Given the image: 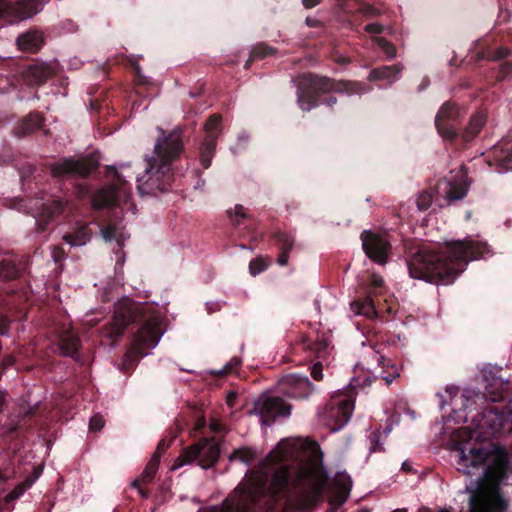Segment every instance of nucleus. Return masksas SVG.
<instances>
[{"label":"nucleus","instance_id":"f257e3e1","mask_svg":"<svg viewBox=\"0 0 512 512\" xmlns=\"http://www.w3.org/2000/svg\"><path fill=\"white\" fill-rule=\"evenodd\" d=\"M510 383L494 380L485 392L466 390L451 397L450 417L456 423H471L453 434L457 469L463 474L482 470L471 490L468 512H506L508 501L501 483L512 472V452L490 440L512 431Z\"/></svg>","mask_w":512,"mask_h":512},{"label":"nucleus","instance_id":"f03ea898","mask_svg":"<svg viewBox=\"0 0 512 512\" xmlns=\"http://www.w3.org/2000/svg\"><path fill=\"white\" fill-rule=\"evenodd\" d=\"M307 462L293 466L283 463L285 451H271L267 459L278 466L272 469L271 476L259 472L247 484H239L221 506L200 509L198 512H253L263 499L278 502L295 499L300 510L314 508L322 499L327 483V473L323 467V452L316 441L306 446Z\"/></svg>","mask_w":512,"mask_h":512},{"label":"nucleus","instance_id":"7ed1b4c3","mask_svg":"<svg viewBox=\"0 0 512 512\" xmlns=\"http://www.w3.org/2000/svg\"><path fill=\"white\" fill-rule=\"evenodd\" d=\"M486 250L485 243L470 238L443 244L418 240V280L452 284L466 270L469 262L480 258Z\"/></svg>","mask_w":512,"mask_h":512},{"label":"nucleus","instance_id":"20e7f679","mask_svg":"<svg viewBox=\"0 0 512 512\" xmlns=\"http://www.w3.org/2000/svg\"><path fill=\"white\" fill-rule=\"evenodd\" d=\"M185 152L183 129L176 127L170 132L160 129L153 153L144 158V171L136 178L141 195L166 192L175 180L174 165Z\"/></svg>","mask_w":512,"mask_h":512},{"label":"nucleus","instance_id":"39448f33","mask_svg":"<svg viewBox=\"0 0 512 512\" xmlns=\"http://www.w3.org/2000/svg\"><path fill=\"white\" fill-rule=\"evenodd\" d=\"M160 324L159 316L145 306L122 307L115 312L109 336L118 338L129 326H137L133 334L132 351L137 357L142 358L147 354L146 350L158 344L162 336Z\"/></svg>","mask_w":512,"mask_h":512},{"label":"nucleus","instance_id":"423d86ee","mask_svg":"<svg viewBox=\"0 0 512 512\" xmlns=\"http://www.w3.org/2000/svg\"><path fill=\"white\" fill-rule=\"evenodd\" d=\"M465 111L457 104L447 101L439 108L435 117V126L439 135L456 149H464L473 142L487 123L488 113L478 109L462 127Z\"/></svg>","mask_w":512,"mask_h":512},{"label":"nucleus","instance_id":"0eeeda50","mask_svg":"<svg viewBox=\"0 0 512 512\" xmlns=\"http://www.w3.org/2000/svg\"><path fill=\"white\" fill-rule=\"evenodd\" d=\"M305 83L298 86L297 102L304 111H309L321 104L333 107L337 98L326 95L330 92L355 94L362 89V84L356 81L335 80L326 76L309 73L304 77Z\"/></svg>","mask_w":512,"mask_h":512},{"label":"nucleus","instance_id":"6e6552de","mask_svg":"<svg viewBox=\"0 0 512 512\" xmlns=\"http://www.w3.org/2000/svg\"><path fill=\"white\" fill-rule=\"evenodd\" d=\"M221 443L215 437H204L194 444L183 449L176 458L172 469L176 470L183 465L197 462L203 469L213 467L220 457Z\"/></svg>","mask_w":512,"mask_h":512},{"label":"nucleus","instance_id":"1a4fd4ad","mask_svg":"<svg viewBox=\"0 0 512 512\" xmlns=\"http://www.w3.org/2000/svg\"><path fill=\"white\" fill-rule=\"evenodd\" d=\"M32 215L36 220V230L43 233L47 230L48 224L60 216H68L73 211L72 203L62 197L53 198L47 201H35L30 207Z\"/></svg>","mask_w":512,"mask_h":512},{"label":"nucleus","instance_id":"9d476101","mask_svg":"<svg viewBox=\"0 0 512 512\" xmlns=\"http://www.w3.org/2000/svg\"><path fill=\"white\" fill-rule=\"evenodd\" d=\"M291 409V404L285 402L281 397L261 394L253 402L249 413L259 416L261 423L269 426L279 417H289Z\"/></svg>","mask_w":512,"mask_h":512},{"label":"nucleus","instance_id":"9b49d317","mask_svg":"<svg viewBox=\"0 0 512 512\" xmlns=\"http://www.w3.org/2000/svg\"><path fill=\"white\" fill-rule=\"evenodd\" d=\"M99 166L92 156L63 158L50 165V172L55 178H86Z\"/></svg>","mask_w":512,"mask_h":512},{"label":"nucleus","instance_id":"f8f14e48","mask_svg":"<svg viewBox=\"0 0 512 512\" xmlns=\"http://www.w3.org/2000/svg\"><path fill=\"white\" fill-rule=\"evenodd\" d=\"M44 5L43 0H0V21L16 23L38 14Z\"/></svg>","mask_w":512,"mask_h":512},{"label":"nucleus","instance_id":"ddd939ff","mask_svg":"<svg viewBox=\"0 0 512 512\" xmlns=\"http://www.w3.org/2000/svg\"><path fill=\"white\" fill-rule=\"evenodd\" d=\"M362 248L366 256L373 262L384 265L388 261L392 245L387 235L364 230L360 235Z\"/></svg>","mask_w":512,"mask_h":512},{"label":"nucleus","instance_id":"4468645a","mask_svg":"<svg viewBox=\"0 0 512 512\" xmlns=\"http://www.w3.org/2000/svg\"><path fill=\"white\" fill-rule=\"evenodd\" d=\"M278 392L283 396L294 400H307L317 387L307 376L288 374L284 376L277 386Z\"/></svg>","mask_w":512,"mask_h":512},{"label":"nucleus","instance_id":"2eb2a0df","mask_svg":"<svg viewBox=\"0 0 512 512\" xmlns=\"http://www.w3.org/2000/svg\"><path fill=\"white\" fill-rule=\"evenodd\" d=\"M57 73L56 65L47 62L33 61L22 66L19 74L23 82L30 87L44 85Z\"/></svg>","mask_w":512,"mask_h":512},{"label":"nucleus","instance_id":"dca6fc26","mask_svg":"<svg viewBox=\"0 0 512 512\" xmlns=\"http://www.w3.org/2000/svg\"><path fill=\"white\" fill-rule=\"evenodd\" d=\"M53 333L57 339L60 355L76 358L81 347V341L79 337L65 325L55 326Z\"/></svg>","mask_w":512,"mask_h":512},{"label":"nucleus","instance_id":"f3484780","mask_svg":"<svg viewBox=\"0 0 512 512\" xmlns=\"http://www.w3.org/2000/svg\"><path fill=\"white\" fill-rule=\"evenodd\" d=\"M29 258L27 256L5 258L0 261V280L12 281L24 275L28 269Z\"/></svg>","mask_w":512,"mask_h":512},{"label":"nucleus","instance_id":"a211bd4d","mask_svg":"<svg viewBox=\"0 0 512 512\" xmlns=\"http://www.w3.org/2000/svg\"><path fill=\"white\" fill-rule=\"evenodd\" d=\"M354 403L347 398L333 400L330 404L329 417L334 419L333 430L342 429L350 420Z\"/></svg>","mask_w":512,"mask_h":512},{"label":"nucleus","instance_id":"6ab92c4d","mask_svg":"<svg viewBox=\"0 0 512 512\" xmlns=\"http://www.w3.org/2000/svg\"><path fill=\"white\" fill-rule=\"evenodd\" d=\"M38 413L39 404L30 406L27 409L21 408L18 419L10 428V433L20 436L25 432L31 431L39 422Z\"/></svg>","mask_w":512,"mask_h":512},{"label":"nucleus","instance_id":"aec40b11","mask_svg":"<svg viewBox=\"0 0 512 512\" xmlns=\"http://www.w3.org/2000/svg\"><path fill=\"white\" fill-rule=\"evenodd\" d=\"M45 44V37L38 29H29L16 38L18 49L25 53L36 54Z\"/></svg>","mask_w":512,"mask_h":512},{"label":"nucleus","instance_id":"412c9836","mask_svg":"<svg viewBox=\"0 0 512 512\" xmlns=\"http://www.w3.org/2000/svg\"><path fill=\"white\" fill-rule=\"evenodd\" d=\"M272 239L279 250L277 263L280 266H286L289 260V253L295 245L294 235L287 231L277 230L272 234Z\"/></svg>","mask_w":512,"mask_h":512},{"label":"nucleus","instance_id":"4be33fe9","mask_svg":"<svg viewBox=\"0 0 512 512\" xmlns=\"http://www.w3.org/2000/svg\"><path fill=\"white\" fill-rule=\"evenodd\" d=\"M491 159L502 170H512V142L503 141L495 145Z\"/></svg>","mask_w":512,"mask_h":512},{"label":"nucleus","instance_id":"5701e85b","mask_svg":"<svg viewBox=\"0 0 512 512\" xmlns=\"http://www.w3.org/2000/svg\"><path fill=\"white\" fill-rule=\"evenodd\" d=\"M44 123V117L39 112H31L24 117L16 126L15 132L18 137L30 135L41 129Z\"/></svg>","mask_w":512,"mask_h":512},{"label":"nucleus","instance_id":"b1692460","mask_svg":"<svg viewBox=\"0 0 512 512\" xmlns=\"http://www.w3.org/2000/svg\"><path fill=\"white\" fill-rule=\"evenodd\" d=\"M92 236V230L88 223L78 224L72 231L63 235V241L71 246H83L87 244Z\"/></svg>","mask_w":512,"mask_h":512},{"label":"nucleus","instance_id":"393cba45","mask_svg":"<svg viewBox=\"0 0 512 512\" xmlns=\"http://www.w3.org/2000/svg\"><path fill=\"white\" fill-rule=\"evenodd\" d=\"M303 348L318 359H326L329 355L330 342L324 337L317 336L315 339L305 337L302 340Z\"/></svg>","mask_w":512,"mask_h":512},{"label":"nucleus","instance_id":"a878e982","mask_svg":"<svg viewBox=\"0 0 512 512\" xmlns=\"http://www.w3.org/2000/svg\"><path fill=\"white\" fill-rule=\"evenodd\" d=\"M217 139L214 134L205 135L199 147V158L201 166L208 169L216 151Z\"/></svg>","mask_w":512,"mask_h":512},{"label":"nucleus","instance_id":"bb28decb","mask_svg":"<svg viewBox=\"0 0 512 512\" xmlns=\"http://www.w3.org/2000/svg\"><path fill=\"white\" fill-rule=\"evenodd\" d=\"M442 186L444 187L447 199L451 202L463 199L467 194L469 184L466 181L460 184H453L445 180L438 181L437 189H440Z\"/></svg>","mask_w":512,"mask_h":512},{"label":"nucleus","instance_id":"cd10ccee","mask_svg":"<svg viewBox=\"0 0 512 512\" xmlns=\"http://www.w3.org/2000/svg\"><path fill=\"white\" fill-rule=\"evenodd\" d=\"M374 296L368 295L364 298L355 300L351 303L352 311L357 315H363L367 318H374L378 315L375 307Z\"/></svg>","mask_w":512,"mask_h":512},{"label":"nucleus","instance_id":"c85d7f7f","mask_svg":"<svg viewBox=\"0 0 512 512\" xmlns=\"http://www.w3.org/2000/svg\"><path fill=\"white\" fill-rule=\"evenodd\" d=\"M159 456L152 455L150 461L147 463L140 477L135 479L132 483L133 486H138L139 484H147L150 483L158 470L159 467Z\"/></svg>","mask_w":512,"mask_h":512},{"label":"nucleus","instance_id":"c756f323","mask_svg":"<svg viewBox=\"0 0 512 512\" xmlns=\"http://www.w3.org/2000/svg\"><path fill=\"white\" fill-rule=\"evenodd\" d=\"M39 474L40 471H35L34 475L27 477L23 482L19 483L12 491L6 495L5 501L7 503H11L19 499L25 493V491L32 486Z\"/></svg>","mask_w":512,"mask_h":512},{"label":"nucleus","instance_id":"7c9ffc66","mask_svg":"<svg viewBox=\"0 0 512 512\" xmlns=\"http://www.w3.org/2000/svg\"><path fill=\"white\" fill-rule=\"evenodd\" d=\"M400 72L398 65L381 66L371 70L369 80H388L392 81Z\"/></svg>","mask_w":512,"mask_h":512},{"label":"nucleus","instance_id":"2f4dec72","mask_svg":"<svg viewBox=\"0 0 512 512\" xmlns=\"http://www.w3.org/2000/svg\"><path fill=\"white\" fill-rule=\"evenodd\" d=\"M256 458V453L249 447L235 449L229 456L230 461L239 460L247 465L252 464Z\"/></svg>","mask_w":512,"mask_h":512},{"label":"nucleus","instance_id":"473e14b6","mask_svg":"<svg viewBox=\"0 0 512 512\" xmlns=\"http://www.w3.org/2000/svg\"><path fill=\"white\" fill-rule=\"evenodd\" d=\"M385 290L384 279L378 275L373 273L369 277L367 294L377 297L378 295H382Z\"/></svg>","mask_w":512,"mask_h":512},{"label":"nucleus","instance_id":"72a5a7b5","mask_svg":"<svg viewBox=\"0 0 512 512\" xmlns=\"http://www.w3.org/2000/svg\"><path fill=\"white\" fill-rule=\"evenodd\" d=\"M252 59L262 60L268 56L275 55L277 49L265 42H260L252 47Z\"/></svg>","mask_w":512,"mask_h":512},{"label":"nucleus","instance_id":"f704fd0d","mask_svg":"<svg viewBox=\"0 0 512 512\" xmlns=\"http://www.w3.org/2000/svg\"><path fill=\"white\" fill-rule=\"evenodd\" d=\"M393 416H404L412 421L415 418V411L406 400L400 399L395 404Z\"/></svg>","mask_w":512,"mask_h":512},{"label":"nucleus","instance_id":"c9c22d12","mask_svg":"<svg viewBox=\"0 0 512 512\" xmlns=\"http://www.w3.org/2000/svg\"><path fill=\"white\" fill-rule=\"evenodd\" d=\"M242 364V359L238 356H234L230 359V361L228 363H226L222 369H220L219 371H215L213 372V374L219 376V377H226L230 374H233L235 373L236 371H238V369L240 368Z\"/></svg>","mask_w":512,"mask_h":512},{"label":"nucleus","instance_id":"e433bc0d","mask_svg":"<svg viewBox=\"0 0 512 512\" xmlns=\"http://www.w3.org/2000/svg\"><path fill=\"white\" fill-rule=\"evenodd\" d=\"M222 117L220 114H213L211 115L205 125L204 129L206 132V135L214 134L216 139H218L219 133H220V124H221Z\"/></svg>","mask_w":512,"mask_h":512},{"label":"nucleus","instance_id":"4c0bfd02","mask_svg":"<svg viewBox=\"0 0 512 512\" xmlns=\"http://www.w3.org/2000/svg\"><path fill=\"white\" fill-rule=\"evenodd\" d=\"M269 264V259H265L263 257L254 258L249 263V272L253 276L258 275L265 271L268 268Z\"/></svg>","mask_w":512,"mask_h":512},{"label":"nucleus","instance_id":"58836bf2","mask_svg":"<svg viewBox=\"0 0 512 512\" xmlns=\"http://www.w3.org/2000/svg\"><path fill=\"white\" fill-rule=\"evenodd\" d=\"M101 234L102 237L106 241H111L113 239H116L117 244L119 247L123 245V237L122 234L117 235V228L114 225H107L105 227L101 228Z\"/></svg>","mask_w":512,"mask_h":512},{"label":"nucleus","instance_id":"ea45409f","mask_svg":"<svg viewBox=\"0 0 512 512\" xmlns=\"http://www.w3.org/2000/svg\"><path fill=\"white\" fill-rule=\"evenodd\" d=\"M434 195L435 190L433 188L422 191L418 195V210L427 209L431 205Z\"/></svg>","mask_w":512,"mask_h":512},{"label":"nucleus","instance_id":"a19ab883","mask_svg":"<svg viewBox=\"0 0 512 512\" xmlns=\"http://www.w3.org/2000/svg\"><path fill=\"white\" fill-rule=\"evenodd\" d=\"M227 214H228V217L234 227H236L240 224V221H239L240 218L246 219L249 217L245 212V208L240 204H237L235 206L234 211L228 210Z\"/></svg>","mask_w":512,"mask_h":512},{"label":"nucleus","instance_id":"79ce46f5","mask_svg":"<svg viewBox=\"0 0 512 512\" xmlns=\"http://www.w3.org/2000/svg\"><path fill=\"white\" fill-rule=\"evenodd\" d=\"M374 41L381 48L387 58H393L396 55L395 46L384 37H376Z\"/></svg>","mask_w":512,"mask_h":512},{"label":"nucleus","instance_id":"37998d69","mask_svg":"<svg viewBox=\"0 0 512 512\" xmlns=\"http://www.w3.org/2000/svg\"><path fill=\"white\" fill-rule=\"evenodd\" d=\"M351 487H352V481H351L350 477H347V483H343V485H342V492H341V494H339L331 502L335 503L337 507L341 506L347 500L349 492L351 490Z\"/></svg>","mask_w":512,"mask_h":512},{"label":"nucleus","instance_id":"c03bdc74","mask_svg":"<svg viewBox=\"0 0 512 512\" xmlns=\"http://www.w3.org/2000/svg\"><path fill=\"white\" fill-rule=\"evenodd\" d=\"M360 12L365 17H378L382 14L380 9L376 8L375 6H373L369 3L363 4L360 8Z\"/></svg>","mask_w":512,"mask_h":512},{"label":"nucleus","instance_id":"a18cd8bd","mask_svg":"<svg viewBox=\"0 0 512 512\" xmlns=\"http://www.w3.org/2000/svg\"><path fill=\"white\" fill-rule=\"evenodd\" d=\"M107 171L113 176L114 180L117 182L111 186L113 192L118 189V186H124L125 180L122 178V175L117 171V169L113 166L107 167Z\"/></svg>","mask_w":512,"mask_h":512},{"label":"nucleus","instance_id":"49530a36","mask_svg":"<svg viewBox=\"0 0 512 512\" xmlns=\"http://www.w3.org/2000/svg\"><path fill=\"white\" fill-rule=\"evenodd\" d=\"M104 420L102 416L96 414L90 418L89 429L94 432L100 431L104 427Z\"/></svg>","mask_w":512,"mask_h":512},{"label":"nucleus","instance_id":"de8ad7c7","mask_svg":"<svg viewBox=\"0 0 512 512\" xmlns=\"http://www.w3.org/2000/svg\"><path fill=\"white\" fill-rule=\"evenodd\" d=\"M512 73V63L504 62L501 64L498 74L496 76L498 81L504 80L507 76Z\"/></svg>","mask_w":512,"mask_h":512},{"label":"nucleus","instance_id":"09e8293b","mask_svg":"<svg viewBox=\"0 0 512 512\" xmlns=\"http://www.w3.org/2000/svg\"><path fill=\"white\" fill-rule=\"evenodd\" d=\"M311 376L316 381L323 380V364L321 361H317L312 365Z\"/></svg>","mask_w":512,"mask_h":512},{"label":"nucleus","instance_id":"8fccbe9b","mask_svg":"<svg viewBox=\"0 0 512 512\" xmlns=\"http://www.w3.org/2000/svg\"><path fill=\"white\" fill-rule=\"evenodd\" d=\"M399 217L402 220H406L409 225H413V214L410 213L409 207L407 205H400L399 207Z\"/></svg>","mask_w":512,"mask_h":512},{"label":"nucleus","instance_id":"3c124183","mask_svg":"<svg viewBox=\"0 0 512 512\" xmlns=\"http://www.w3.org/2000/svg\"><path fill=\"white\" fill-rule=\"evenodd\" d=\"M364 30L369 34L380 35L384 32V26L379 23H369L364 27Z\"/></svg>","mask_w":512,"mask_h":512},{"label":"nucleus","instance_id":"603ef678","mask_svg":"<svg viewBox=\"0 0 512 512\" xmlns=\"http://www.w3.org/2000/svg\"><path fill=\"white\" fill-rule=\"evenodd\" d=\"M415 260H416V254L414 253H411V255L409 256V258L407 259V267H408V271H409V275L411 278L413 279H416V264H415Z\"/></svg>","mask_w":512,"mask_h":512},{"label":"nucleus","instance_id":"864d4df0","mask_svg":"<svg viewBox=\"0 0 512 512\" xmlns=\"http://www.w3.org/2000/svg\"><path fill=\"white\" fill-rule=\"evenodd\" d=\"M509 54H510V50L508 48L500 47L495 51L492 59L501 60V59L506 58Z\"/></svg>","mask_w":512,"mask_h":512},{"label":"nucleus","instance_id":"5fc2aeb1","mask_svg":"<svg viewBox=\"0 0 512 512\" xmlns=\"http://www.w3.org/2000/svg\"><path fill=\"white\" fill-rule=\"evenodd\" d=\"M168 447H169V443H167L165 439L160 440L158 445H157L156 451L154 452L153 455H157L158 454V456L160 458L161 454L164 453L167 450Z\"/></svg>","mask_w":512,"mask_h":512},{"label":"nucleus","instance_id":"6e6d98bb","mask_svg":"<svg viewBox=\"0 0 512 512\" xmlns=\"http://www.w3.org/2000/svg\"><path fill=\"white\" fill-rule=\"evenodd\" d=\"M305 23L308 27H311V28H318V27L322 26V21H320L319 19L313 18V17H307L305 19Z\"/></svg>","mask_w":512,"mask_h":512},{"label":"nucleus","instance_id":"4d7b16f0","mask_svg":"<svg viewBox=\"0 0 512 512\" xmlns=\"http://www.w3.org/2000/svg\"><path fill=\"white\" fill-rule=\"evenodd\" d=\"M370 442H371L370 450L373 451V452H376L378 450V447H379L378 436L376 434H371Z\"/></svg>","mask_w":512,"mask_h":512},{"label":"nucleus","instance_id":"13d9d810","mask_svg":"<svg viewBox=\"0 0 512 512\" xmlns=\"http://www.w3.org/2000/svg\"><path fill=\"white\" fill-rule=\"evenodd\" d=\"M321 3V0H302V4L306 9H311L316 7Z\"/></svg>","mask_w":512,"mask_h":512},{"label":"nucleus","instance_id":"bf43d9fd","mask_svg":"<svg viewBox=\"0 0 512 512\" xmlns=\"http://www.w3.org/2000/svg\"><path fill=\"white\" fill-rule=\"evenodd\" d=\"M134 487L138 489L139 494L142 498L146 499L149 497L150 491L148 489L142 488L141 484H139L138 486H134Z\"/></svg>","mask_w":512,"mask_h":512},{"label":"nucleus","instance_id":"052dcab7","mask_svg":"<svg viewBox=\"0 0 512 512\" xmlns=\"http://www.w3.org/2000/svg\"><path fill=\"white\" fill-rule=\"evenodd\" d=\"M134 80H135L136 84H138V85H146V84H148V79L144 75H141L139 77H134Z\"/></svg>","mask_w":512,"mask_h":512},{"label":"nucleus","instance_id":"680f3d73","mask_svg":"<svg viewBox=\"0 0 512 512\" xmlns=\"http://www.w3.org/2000/svg\"><path fill=\"white\" fill-rule=\"evenodd\" d=\"M379 365H381L382 367H386L389 365L390 363V359H387L385 358L384 356L380 355L379 358L377 359Z\"/></svg>","mask_w":512,"mask_h":512},{"label":"nucleus","instance_id":"e2e57ef3","mask_svg":"<svg viewBox=\"0 0 512 512\" xmlns=\"http://www.w3.org/2000/svg\"><path fill=\"white\" fill-rule=\"evenodd\" d=\"M402 470L409 473V472H412L413 468H412V463L409 462V461H405L403 462L402 464Z\"/></svg>","mask_w":512,"mask_h":512},{"label":"nucleus","instance_id":"0e129e2a","mask_svg":"<svg viewBox=\"0 0 512 512\" xmlns=\"http://www.w3.org/2000/svg\"><path fill=\"white\" fill-rule=\"evenodd\" d=\"M236 398H237V394H236V393H234V392L229 393V394H228V396H227V402H228V404H229L230 406H232V405H233V401H234Z\"/></svg>","mask_w":512,"mask_h":512},{"label":"nucleus","instance_id":"69168bd1","mask_svg":"<svg viewBox=\"0 0 512 512\" xmlns=\"http://www.w3.org/2000/svg\"><path fill=\"white\" fill-rule=\"evenodd\" d=\"M35 170V167L30 165L28 166L27 168V172H23L22 175H21V178L24 179L25 177H27L29 174H32Z\"/></svg>","mask_w":512,"mask_h":512},{"label":"nucleus","instance_id":"338daca9","mask_svg":"<svg viewBox=\"0 0 512 512\" xmlns=\"http://www.w3.org/2000/svg\"><path fill=\"white\" fill-rule=\"evenodd\" d=\"M256 59H252V50L250 51V56L248 58V60L245 62L244 64V68L245 69H249L251 67V64L253 63V61H255Z\"/></svg>","mask_w":512,"mask_h":512},{"label":"nucleus","instance_id":"774afa93","mask_svg":"<svg viewBox=\"0 0 512 512\" xmlns=\"http://www.w3.org/2000/svg\"><path fill=\"white\" fill-rule=\"evenodd\" d=\"M141 75H143V74H142L140 66L138 64H135L134 65V77H139Z\"/></svg>","mask_w":512,"mask_h":512}]
</instances>
